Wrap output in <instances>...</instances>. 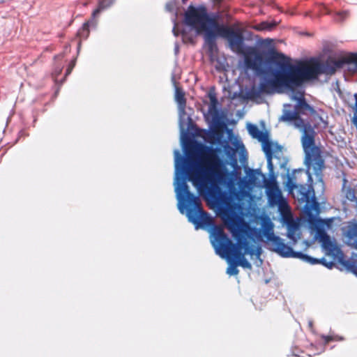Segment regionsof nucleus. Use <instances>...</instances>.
Masks as SVG:
<instances>
[{
	"mask_svg": "<svg viewBox=\"0 0 357 357\" xmlns=\"http://www.w3.org/2000/svg\"><path fill=\"white\" fill-rule=\"evenodd\" d=\"M174 185L177 199V207L182 214H185L188 221L195 229L211 223L208 213L202 208L200 199L189 189L187 181H192L198 192L208 202L218 207L220 216L225 224L243 226L248 225L238 215L245 205L252 199L251 192L255 187L261 186V180L265 182V176L259 169H249L246 176L240 178L237 190L232 180L227 183V192H222L220 187L225 178V166L211 149H207L198 162L192 167L190 161L183 158L178 150H174Z\"/></svg>",
	"mask_w": 357,
	"mask_h": 357,
	"instance_id": "nucleus-1",
	"label": "nucleus"
},
{
	"mask_svg": "<svg viewBox=\"0 0 357 357\" xmlns=\"http://www.w3.org/2000/svg\"><path fill=\"white\" fill-rule=\"evenodd\" d=\"M225 225L236 243L235 244L232 243L221 226H214L212 228L211 243L216 254L222 258H227L231 264L227 269V273L229 275H238V266L251 269L252 265L245 259L246 255L255 261L257 266H260L262 264L260 258L262 248L254 241V238L262 241V228L261 229L252 228L249 225H243V226Z\"/></svg>",
	"mask_w": 357,
	"mask_h": 357,
	"instance_id": "nucleus-2",
	"label": "nucleus"
},
{
	"mask_svg": "<svg viewBox=\"0 0 357 357\" xmlns=\"http://www.w3.org/2000/svg\"><path fill=\"white\" fill-rule=\"evenodd\" d=\"M353 55L329 57L325 62L316 61L309 65L277 61L275 64L279 70H272L273 78L264 79L259 84V93H271L275 89L282 88L293 89L306 81L316 79L321 74L333 75L337 69L344 68L349 70Z\"/></svg>",
	"mask_w": 357,
	"mask_h": 357,
	"instance_id": "nucleus-3",
	"label": "nucleus"
},
{
	"mask_svg": "<svg viewBox=\"0 0 357 357\" xmlns=\"http://www.w3.org/2000/svg\"><path fill=\"white\" fill-rule=\"evenodd\" d=\"M219 15H208L205 7L190 6L185 13V24L194 29L197 33H204L206 45L213 52L216 47L215 39L220 36L227 39L231 50L241 54L248 46L244 45L242 34L218 23Z\"/></svg>",
	"mask_w": 357,
	"mask_h": 357,
	"instance_id": "nucleus-4",
	"label": "nucleus"
},
{
	"mask_svg": "<svg viewBox=\"0 0 357 357\" xmlns=\"http://www.w3.org/2000/svg\"><path fill=\"white\" fill-rule=\"evenodd\" d=\"M302 132L301 142L305 152V164L307 166L306 174L308 182H312V176L317 178L316 185L323 191L324 184L322 179V169L324 162L320 155L318 148L315 146V131L310 123L299 130Z\"/></svg>",
	"mask_w": 357,
	"mask_h": 357,
	"instance_id": "nucleus-5",
	"label": "nucleus"
},
{
	"mask_svg": "<svg viewBox=\"0 0 357 357\" xmlns=\"http://www.w3.org/2000/svg\"><path fill=\"white\" fill-rule=\"evenodd\" d=\"M262 233L266 238V243L268 248L278 254L282 257L299 258L311 264H316L319 262L317 259L303 255L301 252H296L287 245L284 240L274 234V224L269 218L261 219Z\"/></svg>",
	"mask_w": 357,
	"mask_h": 357,
	"instance_id": "nucleus-6",
	"label": "nucleus"
},
{
	"mask_svg": "<svg viewBox=\"0 0 357 357\" xmlns=\"http://www.w3.org/2000/svg\"><path fill=\"white\" fill-rule=\"evenodd\" d=\"M286 186L290 193L299 201L305 203V208L309 211H316L319 208V203L317 201L314 190L311 184L297 185L292 178L288 177Z\"/></svg>",
	"mask_w": 357,
	"mask_h": 357,
	"instance_id": "nucleus-7",
	"label": "nucleus"
},
{
	"mask_svg": "<svg viewBox=\"0 0 357 357\" xmlns=\"http://www.w3.org/2000/svg\"><path fill=\"white\" fill-rule=\"evenodd\" d=\"M264 185L268 202L271 206H278L280 215L291 210L276 181L265 180Z\"/></svg>",
	"mask_w": 357,
	"mask_h": 357,
	"instance_id": "nucleus-8",
	"label": "nucleus"
},
{
	"mask_svg": "<svg viewBox=\"0 0 357 357\" xmlns=\"http://www.w3.org/2000/svg\"><path fill=\"white\" fill-rule=\"evenodd\" d=\"M279 121L293 126L298 130L310 123L308 121L302 119L301 114L289 104L283 105L282 115L279 118Z\"/></svg>",
	"mask_w": 357,
	"mask_h": 357,
	"instance_id": "nucleus-9",
	"label": "nucleus"
},
{
	"mask_svg": "<svg viewBox=\"0 0 357 357\" xmlns=\"http://www.w3.org/2000/svg\"><path fill=\"white\" fill-rule=\"evenodd\" d=\"M241 54L244 56V62L247 68L255 70L260 73H268L267 72H262L261 66L263 59L255 47H247Z\"/></svg>",
	"mask_w": 357,
	"mask_h": 357,
	"instance_id": "nucleus-10",
	"label": "nucleus"
},
{
	"mask_svg": "<svg viewBox=\"0 0 357 357\" xmlns=\"http://www.w3.org/2000/svg\"><path fill=\"white\" fill-rule=\"evenodd\" d=\"M114 0H98V7L93 12L91 19L84 24L83 26L78 31L77 36L80 38L85 39L89 34V26H95L97 24L96 18L100 12L109 7Z\"/></svg>",
	"mask_w": 357,
	"mask_h": 357,
	"instance_id": "nucleus-11",
	"label": "nucleus"
},
{
	"mask_svg": "<svg viewBox=\"0 0 357 357\" xmlns=\"http://www.w3.org/2000/svg\"><path fill=\"white\" fill-rule=\"evenodd\" d=\"M175 101L178 105V112L179 117V126L183 132L185 127L190 122V117L185 112L186 100L185 93L179 87H175Z\"/></svg>",
	"mask_w": 357,
	"mask_h": 357,
	"instance_id": "nucleus-12",
	"label": "nucleus"
},
{
	"mask_svg": "<svg viewBox=\"0 0 357 357\" xmlns=\"http://www.w3.org/2000/svg\"><path fill=\"white\" fill-rule=\"evenodd\" d=\"M281 217L283 222L287 225L288 238L295 244L300 238L299 224L294 220L291 210L285 212V213L281 214Z\"/></svg>",
	"mask_w": 357,
	"mask_h": 357,
	"instance_id": "nucleus-13",
	"label": "nucleus"
},
{
	"mask_svg": "<svg viewBox=\"0 0 357 357\" xmlns=\"http://www.w3.org/2000/svg\"><path fill=\"white\" fill-rule=\"evenodd\" d=\"M209 98V105L208 109V116L211 119L213 125H218L220 123V114L219 109V103L216 98L215 93L210 91L208 94Z\"/></svg>",
	"mask_w": 357,
	"mask_h": 357,
	"instance_id": "nucleus-14",
	"label": "nucleus"
},
{
	"mask_svg": "<svg viewBox=\"0 0 357 357\" xmlns=\"http://www.w3.org/2000/svg\"><path fill=\"white\" fill-rule=\"evenodd\" d=\"M316 238L321 243L324 249L330 254L335 255L339 252V249L331 241L330 236L326 231L321 227H317Z\"/></svg>",
	"mask_w": 357,
	"mask_h": 357,
	"instance_id": "nucleus-15",
	"label": "nucleus"
},
{
	"mask_svg": "<svg viewBox=\"0 0 357 357\" xmlns=\"http://www.w3.org/2000/svg\"><path fill=\"white\" fill-rule=\"evenodd\" d=\"M344 235L347 238V243L354 248H357V223L349 225Z\"/></svg>",
	"mask_w": 357,
	"mask_h": 357,
	"instance_id": "nucleus-16",
	"label": "nucleus"
},
{
	"mask_svg": "<svg viewBox=\"0 0 357 357\" xmlns=\"http://www.w3.org/2000/svg\"><path fill=\"white\" fill-rule=\"evenodd\" d=\"M166 10L169 12H173L175 10V15L173 18L174 22V28H173V33L175 36H177L179 34L178 30V24L176 22V20L177 17V10L176 8L177 7V1L176 0H171L166 4Z\"/></svg>",
	"mask_w": 357,
	"mask_h": 357,
	"instance_id": "nucleus-17",
	"label": "nucleus"
},
{
	"mask_svg": "<svg viewBox=\"0 0 357 357\" xmlns=\"http://www.w3.org/2000/svg\"><path fill=\"white\" fill-rule=\"evenodd\" d=\"M247 128L249 134L253 138L257 139L258 140H264V136L267 135L266 133L260 131L256 125L252 123H248Z\"/></svg>",
	"mask_w": 357,
	"mask_h": 357,
	"instance_id": "nucleus-18",
	"label": "nucleus"
},
{
	"mask_svg": "<svg viewBox=\"0 0 357 357\" xmlns=\"http://www.w3.org/2000/svg\"><path fill=\"white\" fill-rule=\"evenodd\" d=\"M301 114L305 112H314L313 108L310 106L305 101V98H300V101L297 102V104L294 107Z\"/></svg>",
	"mask_w": 357,
	"mask_h": 357,
	"instance_id": "nucleus-19",
	"label": "nucleus"
},
{
	"mask_svg": "<svg viewBox=\"0 0 357 357\" xmlns=\"http://www.w3.org/2000/svg\"><path fill=\"white\" fill-rule=\"evenodd\" d=\"M278 23L276 22H262L259 24H257L252 26V28L257 31H271L276 26Z\"/></svg>",
	"mask_w": 357,
	"mask_h": 357,
	"instance_id": "nucleus-20",
	"label": "nucleus"
},
{
	"mask_svg": "<svg viewBox=\"0 0 357 357\" xmlns=\"http://www.w3.org/2000/svg\"><path fill=\"white\" fill-rule=\"evenodd\" d=\"M233 148L231 149L232 151V154H235L236 151H239L240 153L243 155L245 152H246L243 143L238 139L237 138L234 139L231 142Z\"/></svg>",
	"mask_w": 357,
	"mask_h": 357,
	"instance_id": "nucleus-21",
	"label": "nucleus"
},
{
	"mask_svg": "<svg viewBox=\"0 0 357 357\" xmlns=\"http://www.w3.org/2000/svg\"><path fill=\"white\" fill-rule=\"evenodd\" d=\"M262 143V149L266 157L273 156L272 144L268 141V135L264 136V140H259Z\"/></svg>",
	"mask_w": 357,
	"mask_h": 357,
	"instance_id": "nucleus-22",
	"label": "nucleus"
},
{
	"mask_svg": "<svg viewBox=\"0 0 357 357\" xmlns=\"http://www.w3.org/2000/svg\"><path fill=\"white\" fill-rule=\"evenodd\" d=\"M181 142L185 153L189 154L190 151L193 146V142L188 139H185L183 137H181Z\"/></svg>",
	"mask_w": 357,
	"mask_h": 357,
	"instance_id": "nucleus-23",
	"label": "nucleus"
},
{
	"mask_svg": "<svg viewBox=\"0 0 357 357\" xmlns=\"http://www.w3.org/2000/svg\"><path fill=\"white\" fill-rule=\"evenodd\" d=\"M335 15H336L335 20L337 22H342L349 17V12L348 10L340 11V12H337L335 13Z\"/></svg>",
	"mask_w": 357,
	"mask_h": 357,
	"instance_id": "nucleus-24",
	"label": "nucleus"
},
{
	"mask_svg": "<svg viewBox=\"0 0 357 357\" xmlns=\"http://www.w3.org/2000/svg\"><path fill=\"white\" fill-rule=\"evenodd\" d=\"M321 338L323 339L324 342V345H326V344H328L329 342L331 341H333V340H338V341H342L344 340V338L342 337H339L337 335H321Z\"/></svg>",
	"mask_w": 357,
	"mask_h": 357,
	"instance_id": "nucleus-25",
	"label": "nucleus"
},
{
	"mask_svg": "<svg viewBox=\"0 0 357 357\" xmlns=\"http://www.w3.org/2000/svg\"><path fill=\"white\" fill-rule=\"evenodd\" d=\"M351 59L352 61L350 62L351 70H349V71L352 73H357V55L354 54Z\"/></svg>",
	"mask_w": 357,
	"mask_h": 357,
	"instance_id": "nucleus-26",
	"label": "nucleus"
},
{
	"mask_svg": "<svg viewBox=\"0 0 357 357\" xmlns=\"http://www.w3.org/2000/svg\"><path fill=\"white\" fill-rule=\"evenodd\" d=\"M273 156L266 157L267 159V167L270 174L273 173V164L272 162Z\"/></svg>",
	"mask_w": 357,
	"mask_h": 357,
	"instance_id": "nucleus-27",
	"label": "nucleus"
},
{
	"mask_svg": "<svg viewBox=\"0 0 357 357\" xmlns=\"http://www.w3.org/2000/svg\"><path fill=\"white\" fill-rule=\"evenodd\" d=\"M182 39L184 43L192 42L193 38L192 36H189L186 34L185 31L183 30L181 32Z\"/></svg>",
	"mask_w": 357,
	"mask_h": 357,
	"instance_id": "nucleus-28",
	"label": "nucleus"
},
{
	"mask_svg": "<svg viewBox=\"0 0 357 357\" xmlns=\"http://www.w3.org/2000/svg\"><path fill=\"white\" fill-rule=\"evenodd\" d=\"M301 99H303L304 97H303V93L300 92V91H297V92H294L292 95V97L291 98L293 100H296L297 102L300 101V98Z\"/></svg>",
	"mask_w": 357,
	"mask_h": 357,
	"instance_id": "nucleus-29",
	"label": "nucleus"
},
{
	"mask_svg": "<svg viewBox=\"0 0 357 357\" xmlns=\"http://www.w3.org/2000/svg\"><path fill=\"white\" fill-rule=\"evenodd\" d=\"M75 60H73L70 62V63L69 64L67 70H66V76L70 74L71 71L73 70V68L75 67Z\"/></svg>",
	"mask_w": 357,
	"mask_h": 357,
	"instance_id": "nucleus-30",
	"label": "nucleus"
},
{
	"mask_svg": "<svg viewBox=\"0 0 357 357\" xmlns=\"http://www.w3.org/2000/svg\"><path fill=\"white\" fill-rule=\"evenodd\" d=\"M215 4H219L222 0H211Z\"/></svg>",
	"mask_w": 357,
	"mask_h": 357,
	"instance_id": "nucleus-31",
	"label": "nucleus"
},
{
	"mask_svg": "<svg viewBox=\"0 0 357 357\" xmlns=\"http://www.w3.org/2000/svg\"><path fill=\"white\" fill-rule=\"evenodd\" d=\"M308 325L310 329H312V321L310 320L308 321Z\"/></svg>",
	"mask_w": 357,
	"mask_h": 357,
	"instance_id": "nucleus-32",
	"label": "nucleus"
},
{
	"mask_svg": "<svg viewBox=\"0 0 357 357\" xmlns=\"http://www.w3.org/2000/svg\"><path fill=\"white\" fill-rule=\"evenodd\" d=\"M224 148H225V151H227L228 153H229V151H227L228 149H230V147L228 145L225 146Z\"/></svg>",
	"mask_w": 357,
	"mask_h": 357,
	"instance_id": "nucleus-33",
	"label": "nucleus"
},
{
	"mask_svg": "<svg viewBox=\"0 0 357 357\" xmlns=\"http://www.w3.org/2000/svg\"><path fill=\"white\" fill-rule=\"evenodd\" d=\"M178 50V45L176 44V45H175V52L177 53Z\"/></svg>",
	"mask_w": 357,
	"mask_h": 357,
	"instance_id": "nucleus-34",
	"label": "nucleus"
},
{
	"mask_svg": "<svg viewBox=\"0 0 357 357\" xmlns=\"http://www.w3.org/2000/svg\"><path fill=\"white\" fill-rule=\"evenodd\" d=\"M324 8L326 10V13H328V14L331 13L330 10L327 8H326L325 6Z\"/></svg>",
	"mask_w": 357,
	"mask_h": 357,
	"instance_id": "nucleus-35",
	"label": "nucleus"
},
{
	"mask_svg": "<svg viewBox=\"0 0 357 357\" xmlns=\"http://www.w3.org/2000/svg\"><path fill=\"white\" fill-rule=\"evenodd\" d=\"M324 264L326 266L329 267V268H331V267L333 266V264H332V263H330V264H329V265H328V264Z\"/></svg>",
	"mask_w": 357,
	"mask_h": 357,
	"instance_id": "nucleus-36",
	"label": "nucleus"
},
{
	"mask_svg": "<svg viewBox=\"0 0 357 357\" xmlns=\"http://www.w3.org/2000/svg\"><path fill=\"white\" fill-rule=\"evenodd\" d=\"M61 72V69H59V71L57 72V75H59Z\"/></svg>",
	"mask_w": 357,
	"mask_h": 357,
	"instance_id": "nucleus-37",
	"label": "nucleus"
}]
</instances>
